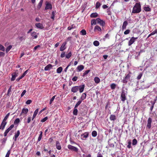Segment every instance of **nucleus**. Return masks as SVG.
Instances as JSON below:
<instances>
[{"instance_id":"1","label":"nucleus","mask_w":157,"mask_h":157,"mask_svg":"<svg viewBox=\"0 0 157 157\" xmlns=\"http://www.w3.org/2000/svg\"><path fill=\"white\" fill-rule=\"evenodd\" d=\"M141 11V6L140 3H136L134 6L132 10V13H138Z\"/></svg>"},{"instance_id":"2","label":"nucleus","mask_w":157,"mask_h":157,"mask_svg":"<svg viewBox=\"0 0 157 157\" xmlns=\"http://www.w3.org/2000/svg\"><path fill=\"white\" fill-rule=\"evenodd\" d=\"M127 95L126 92L124 90H123L121 93L120 98L122 101L124 102L126 99V96Z\"/></svg>"},{"instance_id":"3","label":"nucleus","mask_w":157,"mask_h":157,"mask_svg":"<svg viewBox=\"0 0 157 157\" xmlns=\"http://www.w3.org/2000/svg\"><path fill=\"white\" fill-rule=\"evenodd\" d=\"M97 23L99 24L101 26H102V27L105 25V22L103 20H101L99 18H97Z\"/></svg>"},{"instance_id":"4","label":"nucleus","mask_w":157,"mask_h":157,"mask_svg":"<svg viewBox=\"0 0 157 157\" xmlns=\"http://www.w3.org/2000/svg\"><path fill=\"white\" fill-rule=\"evenodd\" d=\"M130 75L129 74H128L126 76L123 78L122 82L123 83H126L129 80Z\"/></svg>"},{"instance_id":"5","label":"nucleus","mask_w":157,"mask_h":157,"mask_svg":"<svg viewBox=\"0 0 157 157\" xmlns=\"http://www.w3.org/2000/svg\"><path fill=\"white\" fill-rule=\"evenodd\" d=\"M68 148L71 151L77 152L78 151L77 148L74 147L71 145H68L67 146Z\"/></svg>"},{"instance_id":"6","label":"nucleus","mask_w":157,"mask_h":157,"mask_svg":"<svg viewBox=\"0 0 157 157\" xmlns=\"http://www.w3.org/2000/svg\"><path fill=\"white\" fill-rule=\"evenodd\" d=\"M89 135L88 132H86L82 134L81 136V138L82 140H85L86 138L88 137Z\"/></svg>"},{"instance_id":"7","label":"nucleus","mask_w":157,"mask_h":157,"mask_svg":"<svg viewBox=\"0 0 157 157\" xmlns=\"http://www.w3.org/2000/svg\"><path fill=\"white\" fill-rule=\"evenodd\" d=\"M138 39V37H132L128 42V46L131 45L135 41V40Z\"/></svg>"},{"instance_id":"8","label":"nucleus","mask_w":157,"mask_h":157,"mask_svg":"<svg viewBox=\"0 0 157 157\" xmlns=\"http://www.w3.org/2000/svg\"><path fill=\"white\" fill-rule=\"evenodd\" d=\"M94 29L95 32H101L102 30H104V29L103 27L101 29L100 26L97 25L95 27Z\"/></svg>"},{"instance_id":"9","label":"nucleus","mask_w":157,"mask_h":157,"mask_svg":"<svg viewBox=\"0 0 157 157\" xmlns=\"http://www.w3.org/2000/svg\"><path fill=\"white\" fill-rule=\"evenodd\" d=\"M147 122L146 127L149 129H150L151 128V124L152 122L151 118L150 117H149L147 120Z\"/></svg>"},{"instance_id":"10","label":"nucleus","mask_w":157,"mask_h":157,"mask_svg":"<svg viewBox=\"0 0 157 157\" xmlns=\"http://www.w3.org/2000/svg\"><path fill=\"white\" fill-rule=\"evenodd\" d=\"M67 44V42H65L63 43V44L61 45L60 48V50L61 51H63L64 50H65L66 48V45Z\"/></svg>"},{"instance_id":"11","label":"nucleus","mask_w":157,"mask_h":157,"mask_svg":"<svg viewBox=\"0 0 157 157\" xmlns=\"http://www.w3.org/2000/svg\"><path fill=\"white\" fill-rule=\"evenodd\" d=\"M20 132L19 130L17 131V132L15 133V135L13 138V139L15 141L17 140V139L18 136H19Z\"/></svg>"},{"instance_id":"12","label":"nucleus","mask_w":157,"mask_h":157,"mask_svg":"<svg viewBox=\"0 0 157 157\" xmlns=\"http://www.w3.org/2000/svg\"><path fill=\"white\" fill-rule=\"evenodd\" d=\"M7 124V122L5 121H3L1 123V126H0V129H2V130H3L5 127L6 125Z\"/></svg>"},{"instance_id":"13","label":"nucleus","mask_w":157,"mask_h":157,"mask_svg":"<svg viewBox=\"0 0 157 157\" xmlns=\"http://www.w3.org/2000/svg\"><path fill=\"white\" fill-rule=\"evenodd\" d=\"M35 26L37 28L40 29H43L44 27L42 24L40 23H37L35 24Z\"/></svg>"},{"instance_id":"14","label":"nucleus","mask_w":157,"mask_h":157,"mask_svg":"<svg viewBox=\"0 0 157 157\" xmlns=\"http://www.w3.org/2000/svg\"><path fill=\"white\" fill-rule=\"evenodd\" d=\"M85 86L84 84H82L79 86H78L80 93H81L83 92Z\"/></svg>"},{"instance_id":"15","label":"nucleus","mask_w":157,"mask_h":157,"mask_svg":"<svg viewBox=\"0 0 157 157\" xmlns=\"http://www.w3.org/2000/svg\"><path fill=\"white\" fill-rule=\"evenodd\" d=\"M56 148L58 150H60L61 148L60 144L58 141L56 142Z\"/></svg>"},{"instance_id":"16","label":"nucleus","mask_w":157,"mask_h":157,"mask_svg":"<svg viewBox=\"0 0 157 157\" xmlns=\"http://www.w3.org/2000/svg\"><path fill=\"white\" fill-rule=\"evenodd\" d=\"M84 66L83 65L78 66L76 68L77 71L78 72L81 71L84 69Z\"/></svg>"},{"instance_id":"17","label":"nucleus","mask_w":157,"mask_h":157,"mask_svg":"<svg viewBox=\"0 0 157 157\" xmlns=\"http://www.w3.org/2000/svg\"><path fill=\"white\" fill-rule=\"evenodd\" d=\"M78 86H74L72 88L71 91L73 93H76L78 90Z\"/></svg>"},{"instance_id":"18","label":"nucleus","mask_w":157,"mask_h":157,"mask_svg":"<svg viewBox=\"0 0 157 157\" xmlns=\"http://www.w3.org/2000/svg\"><path fill=\"white\" fill-rule=\"evenodd\" d=\"M17 76V73L15 72L12 74V78H11V81H13L15 80Z\"/></svg>"},{"instance_id":"19","label":"nucleus","mask_w":157,"mask_h":157,"mask_svg":"<svg viewBox=\"0 0 157 157\" xmlns=\"http://www.w3.org/2000/svg\"><path fill=\"white\" fill-rule=\"evenodd\" d=\"M29 111V110L26 108H24L22 109L21 114H26Z\"/></svg>"},{"instance_id":"20","label":"nucleus","mask_w":157,"mask_h":157,"mask_svg":"<svg viewBox=\"0 0 157 157\" xmlns=\"http://www.w3.org/2000/svg\"><path fill=\"white\" fill-rule=\"evenodd\" d=\"M38 33H37L35 32H33L31 33V36L32 37H33V38L36 39L38 37Z\"/></svg>"},{"instance_id":"21","label":"nucleus","mask_w":157,"mask_h":157,"mask_svg":"<svg viewBox=\"0 0 157 157\" xmlns=\"http://www.w3.org/2000/svg\"><path fill=\"white\" fill-rule=\"evenodd\" d=\"M128 25V22L126 21H124L123 23L122 27V30H123L124 29H125L126 28V26Z\"/></svg>"},{"instance_id":"22","label":"nucleus","mask_w":157,"mask_h":157,"mask_svg":"<svg viewBox=\"0 0 157 157\" xmlns=\"http://www.w3.org/2000/svg\"><path fill=\"white\" fill-rule=\"evenodd\" d=\"M52 9V5L49 3H46V6L45 7V10L47 9Z\"/></svg>"},{"instance_id":"23","label":"nucleus","mask_w":157,"mask_h":157,"mask_svg":"<svg viewBox=\"0 0 157 157\" xmlns=\"http://www.w3.org/2000/svg\"><path fill=\"white\" fill-rule=\"evenodd\" d=\"M52 67V65L51 64H49L44 68L45 71H47L50 70Z\"/></svg>"},{"instance_id":"24","label":"nucleus","mask_w":157,"mask_h":157,"mask_svg":"<svg viewBox=\"0 0 157 157\" xmlns=\"http://www.w3.org/2000/svg\"><path fill=\"white\" fill-rule=\"evenodd\" d=\"M38 110H39L38 109H37L35 111L34 113L33 117H32V120H33L35 118V117H36V115L38 113Z\"/></svg>"},{"instance_id":"25","label":"nucleus","mask_w":157,"mask_h":157,"mask_svg":"<svg viewBox=\"0 0 157 157\" xmlns=\"http://www.w3.org/2000/svg\"><path fill=\"white\" fill-rule=\"evenodd\" d=\"M109 119L111 121H114L116 120V117L115 115L112 114L110 115Z\"/></svg>"},{"instance_id":"26","label":"nucleus","mask_w":157,"mask_h":157,"mask_svg":"<svg viewBox=\"0 0 157 157\" xmlns=\"http://www.w3.org/2000/svg\"><path fill=\"white\" fill-rule=\"evenodd\" d=\"M144 10L147 12H150L151 11V9L148 6H145L144 7Z\"/></svg>"},{"instance_id":"27","label":"nucleus","mask_w":157,"mask_h":157,"mask_svg":"<svg viewBox=\"0 0 157 157\" xmlns=\"http://www.w3.org/2000/svg\"><path fill=\"white\" fill-rule=\"evenodd\" d=\"M98 16V14L96 13H93L90 15L91 17H96Z\"/></svg>"},{"instance_id":"28","label":"nucleus","mask_w":157,"mask_h":157,"mask_svg":"<svg viewBox=\"0 0 157 157\" xmlns=\"http://www.w3.org/2000/svg\"><path fill=\"white\" fill-rule=\"evenodd\" d=\"M86 94L85 93H83L80 98V99L82 101L84 100L86 98Z\"/></svg>"},{"instance_id":"29","label":"nucleus","mask_w":157,"mask_h":157,"mask_svg":"<svg viewBox=\"0 0 157 157\" xmlns=\"http://www.w3.org/2000/svg\"><path fill=\"white\" fill-rule=\"evenodd\" d=\"M76 28V26L74 24H72L71 26H70L68 27L67 29L70 30L72 29H74Z\"/></svg>"},{"instance_id":"30","label":"nucleus","mask_w":157,"mask_h":157,"mask_svg":"<svg viewBox=\"0 0 157 157\" xmlns=\"http://www.w3.org/2000/svg\"><path fill=\"white\" fill-rule=\"evenodd\" d=\"M116 86H117V85L114 83H112L110 85V86L112 90L116 88Z\"/></svg>"},{"instance_id":"31","label":"nucleus","mask_w":157,"mask_h":157,"mask_svg":"<svg viewBox=\"0 0 157 157\" xmlns=\"http://www.w3.org/2000/svg\"><path fill=\"white\" fill-rule=\"evenodd\" d=\"M100 79L98 77H95L94 78V81H95V82L96 83L98 84V83H99L100 82Z\"/></svg>"},{"instance_id":"32","label":"nucleus","mask_w":157,"mask_h":157,"mask_svg":"<svg viewBox=\"0 0 157 157\" xmlns=\"http://www.w3.org/2000/svg\"><path fill=\"white\" fill-rule=\"evenodd\" d=\"M97 23V19H93L91 21V25H95Z\"/></svg>"},{"instance_id":"33","label":"nucleus","mask_w":157,"mask_h":157,"mask_svg":"<svg viewBox=\"0 0 157 157\" xmlns=\"http://www.w3.org/2000/svg\"><path fill=\"white\" fill-rule=\"evenodd\" d=\"M63 68L62 67H58L56 70V72L58 73H60L62 71Z\"/></svg>"},{"instance_id":"34","label":"nucleus","mask_w":157,"mask_h":157,"mask_svg":"<svg viewBox=\"0 0 157 157\" xmlns=\"http://www.w3.org/2000/svg\"><path fill=\"white\" fill-rule=\"evenodd\" d=\"M80 33L82 35L84 36L86 34V32L85 30L83 29L80 32Z\"/></svg>"},{"instance_id":"35","label":"nucleus","mask_w":157,"mask_h":157,"mask_svg":"<svg viewBox=\"0 0 157 157\" xmlns=\"http://www.w3.org/2000/svg\"><path fill=\"white\" fill-rule=\"evenodd\" d=\"M40 134L38 139V141H40L41 140L42 136V131H40Z\"/></svg>"},{"instance_id":"36","label":"nucleus","mask_w":157,"mask_h":157,"mask_svg":"<svg viewBox=\"0 0 157 157\" xmlns=\"http://www.w3.org/2000/svg\"><path fill=\"white\" fill-rule=\"evenodd\" d=\"M128 145L127 147L128 148H130L131 147V142L130 140H128L127 142Z\"/></svg>"},{"instance_id":"37","label":"nucleus","mask_w":157,"mask_h":157,"mask_svg":"<svg viewBox=\"0 0 157 157\" xmlns=\"http://www.w3.org/2000/svg\"><path fill=\"white\" fill-rule=\"evenodd\" d=\"M94 45L95 46H98L99 45V42L97 40H95L93 42Z\"/></svg>"},{"instance_id":"38","label":"nucleus","mask_w":157,"mask_h":157,"mask_svg":"<svg viewBox=\"0 0 157 157\" xmlns=\"http://www.w3.org/2000/svg\"><path fill=\"white\" fill-rule=\"evenodd\" d=\"M56 13V11H53L52 13V16L51 18L53 19V20H54L55 14Z\"/></svg>"},{"instance_id":"39","label":"nucleus","mask_w":157,"mask_h":157,"mask_svg":"<svg viewBox=\"0 0 157 157\" xmlns=\"http://www.w3.org/2000/svg\"><path fill=\"white\" fill-rule=\"evenodd\" d=\"M72 54L71 52H69L66 55V57L67 59H69L71 56Z\"/></svg>"},{"instance_id":"40","label":"nucleus","mask_w":157,"mask_h":157,"mask_svg":"<svg viewBox=\"0 0 157 157\" xmlns=\"http://www.w3.org/2000/svg\"><path fill=\"white\" fill-rule=\"evenodd\" d=\"M11 130L9 128H8L5 131L4 133V136H6L7 133Z\"/></svg>"},{"instance_id":"41","label":"nucleus","mask_w":157,"mask_h":157,"mask_svg":"<svg viewBox=\"0 0 157 157\" xmlns=\"http://www.w3.org/2000/svg\"><path fill=\"white\" fill-rule=\"evenodd\" d=\"M78 111V109H77V108L75 107L73 111V114L75 115H77V114Z\"/></svg>"},{"instance_id":"42","label":"nucleus","mask_w":157,"mask_h":157,"mask_svg":"<svg viewBox=\"0 0 157 157\" xmlns=\"http://www.w3.org/2000/svg\"><path fill=\"white\" fill-rule=\"evenodd\" d=\"M92 135L94 137H96L97 135V132L95 131H93L92 132Z\"/></svg>"},{"instance_id":"43","label":"nucleus","mask_w":157,"mask_h":157,"mask_svg":"<svg viewBox=\"0 0 157 157\" xmlns=\"http://www.w3.org/2000/svg\"><path fill=\"white\" fill-rule=\"evenodd\" d=\"M12 48V45H9V46H8L6 49V53L8 52L9 51H10V50Z\"/></svg>"},{"instance_id":"44","label":"nucleus","mask_w":157,"mask_h":157,"mask_svg":"<svg viewBox=\"0 0 157 157\" xmlns=\"http://www.w3.org/2000/svg\"><path fill=\"white\" fill-rule=\"evenodd\" d=\"M10 113H7V114L6 115V116L4 117L3 121H6V120L10 116Z\"/></svg>"},{"instance_id":"45","label":"nucleus","mask_w":157,"mask_h":157,"mask_svg":"<svg viewBox=\"0 0 157 157\" xmlns=\"http://www.w3.org/2000/svg\"><path fill=\"white\" fill-rule=\"evenodd\" d=\"M20 122V119L19 118H17L16 119L14 122V124H18Z\"/></svg>"},{"instance_id":"46","label":"nucleus","mask_w":157,"mask_h":157,"mask_svg":"<svg viewBox=\"0 0 157 157\" xmlns=\"http://www.w3.org/2000/svg\"><path fill=\"white\" fill-rule=\"evenodd\" d=\"M43 0H40V2H39V3L38 4V8H40L41 7V6H42V3H43Z\"/></svg>"},{"instance_id":"47","label":"nucleus","mask_w":157,"mask_h":157,"mask_svg":"<svg viewBox=\"0 0 157 157\" xmlns=\"http://www.w3.org/2000/svg\"><path fill=\"white\" fill-rule=\"evenodd\" d=\"M90 71V70H87L84 72L82 76L84 77L86 75H87Z\"/></svg>"},{"instance_id":"48","label":"nucleus","mask_w":157,"mask_h":157,"mask_svg":"<svg viewBox=\"0 0 157 157\" xmlns=\"http://www.w3.org/2000/svg\"><path fill=\"white\" fill-rule=\"evenodd\" d=\"M101 5V4L99 2H97L96 4V7L95 8L96 9H98V8Z\"/></svg>"},{"instance_id":"49","label":"nucleus","mask_w":157,"mask_h":157,"mask_svg":"<svg viewBox=\"0 0 157 157\" xmlns=\"http://www.w3.org/2000/svg\"><path fill=\"white\" fill-rule=\"evenodd\" d=\"M137 140L135 139H134L132 140V145H135L137 144Z\"/></svg>"},{"instance_id":"50","label":"nucleus","mask_w":157,"mask_h":157,"mask_svg":"<svg viewBox=\"0 0 157 157\" xmlns=\"http://www.w3.org/2000/svg\"><path fill=\"white\" fill-rule=\"evenodd\" d=\"M81 102L82 101H78L75 105V108H77L78 106L81 103Z\"/></svg>"},{"instance_id":"51","label":"nucleus","mask_w":157,"mask_h":157,"mask_svg":"<svg viewBox=\"0 0 157 157\" xmlns=\"http://www.w3.org/2000/svg\"><path fill=\"white\" fill-rule=\"evenodd\" d=\"M28 71V70H26L24 73L20 76L21 78H23L25 75L27 74V72Z\"/></svg>"},{"instance_id":"52","label":"nucleus","mask_w":157,"mask_h":157,"mask_svg":"<svg viewBox=\"0 0 157 157\" xmlns=\"http://www.w3.org/2000/svg\"><path fill=\"white\" fill-rule=\"evenodd\" d=\"M56 96V95L53 96L50 99V104H51L52 103V101H54V99H55Z\"/></svg>"},{"instance_id":"53","label":"nucleus","mask_w":157,"mask_h":157,"mask_svg":"<svg viewBox=\"0 0 157 157\" xmlns=\"http://www.w3.org/2000/svg\"><path fill=\"white\" fill-rule=\"evenodd\" d=\"M0 50L3 51H4L5 50L4 47L1 44H0Z\"/></svg>"},{"instance_id":"54","label":"nucleus","mask_w":157,"mask_h":157,"mask_svg":"<svg viewBox=\"0 0 157 157\" xmlns=\"http://www.w3.org/2000/svg\"><path fill=\"white\" fill-rule=\"evenodd\" d=\"M40 48V45H37L34 48V51H35L37 49H39Z\"/></svg>"},{"instance_id":"55","label":"nucleus","mask_w":157,"mask_h":157,"mask_svg":"<svg viewBox=\"0 0 157 157\" xmlns=\"http://www.w3.org/2000/svg\"><path fill=\"white\" fill-rule=\"evenodd\" d=\"M130 32V30L129 29H127L124 32V34L125 35L128 34Z\"/></svg>"},{"instance_id":"56","label":"nucleus","mask_w":157,"mask_h":157,"mask_svg":"<svg viewBox=\"0 0 157 157\" xmlns=\"http://www.w3.org/2000/svg\"><path fill=\"white\" fill-rule=\"evenodd\" d=\"M48 118L47 117H46L42 119L41 121L42 122H44L45 121L48 119Z\"/></svg>"},{"instance_id":"57","label":"nucleus","mask_w":157,"mask_h":157,"mask_svg":"<svg viewBox=\"0 0 157 157\" xmlns=\"http://www.w3.org/2000/svg\"><path fill=\"white\" fill-rule=\"evenodd\" d=\"M142 75V74L140 73L139 74L138 76L137 77V79L138 80L140 79Z\"/></svg>"},{"instance_id":"58","label":"nucleus","mask_w":157,"mask_h":157,"mask_svg":"<svg viewBox=\"0 0 157 157\" xmlns=\"http://www.w3.org/2000/svg\"><path fill=\"white\" fill-rule=\"evenodd\" d=\"M65 56V52H62L61 54V55H60V57H61V58H63Z\"/></svg>"},{"instance_id":"59","label":"nucleus","mask_w":157,"mask_h":157,"mask_svg":"<svg viewBox=\"0 0 157 157\" xmlns=\"http://www.w3.org/2000/svg\"><path fill=\"white\" fill-rule=\"evenodd\" d=\"M78 79V77L76 76H75L72 78V80L73 81H76Z\"/></svg>"},{"instance_id":"60","label":"nucleus","mask_w":157,"mask_h":157,"mask_svg":"<svg viewBox=\"0 0 157 157\" xmlns=\"http://www.w3.org/2000/svg\"><path fill=\"white\" fill-rule=\"evenodd\" d=\"M32 102V101L31 100H28L26 101V104H27L29 105Z\"/></svg>"},{"instance_id":"61","label":"nucleus","mask_w":157,"mask_h":157,"mask_svg":"<svg viewBox=\"0 0 157 157\" xmlns=\"http://www.w3.org/2000/svg\"><path fill=\"white\" fill-rule=\"evenodd\" d=\"M157 33V29H156L155 30V31H154L153 32H152L151 33V34L152 35H154V34H155Z\"/></svg>"},{"instance_id":"62","label":"nucleus","mask_w":157,"mask_h":157,"mask_svg":"<svg viewBox=\"0 0 157 157\" xmlns=\"http://www.w3.org/2000/svg\"><path fill=\"white\" fill-rule=\"evenodd\" d=\"M26 91L25 90L23 91L22 92V93H21V97H23L25 95V93H26Z\"/></svg>"},{"instance_id":"63","label":"nucleus","mask_w":157,"mask_h":157,"mask_svg":"<svg viewBox=\"0 0 157 157\" xmlns=\"http://www.w3.org/2000/svg\"><path fill=\"white\" fill-rule=\"evenodd\" d=\"M97 157H103L102 154L100 152H98L97 154Z\"/></svg>"},{"instance_id":"64","label":"nucleus","mask_w":157,"mask_h":157,"mask_svg":"<svg viewBox=\"0 0 157 157\" xmlns=\"http://www.w3.org/2000/svg\"><path fill=\"white\" fill-rule=\"evenodd\" d=\"M18 38H19V40L21 41L25 39L24 38L23 36H19L18 37Z\"/></svg>"}]
</instances>
